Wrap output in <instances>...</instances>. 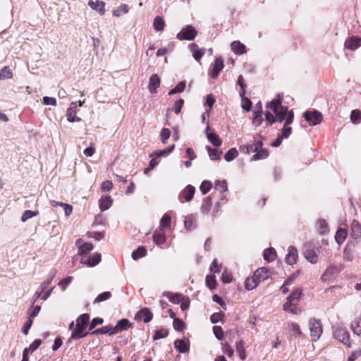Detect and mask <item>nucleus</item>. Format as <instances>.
<instances>
[{"label": "nucleus", "instance_id": "f257e3e1", "mask_svg": "<svg viewBox=\"0 0 361 361\" xmlns=\"http://www.w3.org/2000/svg\"><path fill=\"white\" fill-rule=\"evenodd\" d=\"M282 98L278 95V98L274 99L267 104V108L270 109L276 115V121L282 122L286 121L290 111L288 107L281 105Z\"/></svg>", "mask_w": 361, "mask_h": 361}, {"label": "nucleus", "instance_id": "f03ea898", "mask_svg": "<svg viewBox=\"0 0 361 361\" xmlns=\"http://www.w3.org/2000/svg\"><path fill=\"white\" fill-rule=\"evenodd\" d=\"M333 336L348 348H351L350 334L346 327L341 325L333 326Z\"/></svg>", "mask_w": 361, "mask_h": 361}, {"label": "nucleus", "instance_id": "7ed1b4c3", "mask_svg": "<svg viewBox=\"0 0 361 361\" xmlns=\"http://www.w3.org/2000/svg\"><path fill=\"white\" fill-rule=\"evenodd\" d=\"M309 328L312 339L314 341H317L322 334V326L320 320L311 319L309 321Z\"/></svg>", "mask_w": 361, "mask_h": 361}, {"label": "nucleus", "instance_id": "20e7f679", "mask_svg": "<svg viewBox=\"0 0 361 361\" xmlns=\"http://www.w3.org/2000/svg\"><path fill=\"white\" fill-rule=\"evenodd\" d=\"M303 117L311 126H316L320 123L323 119L322 114L317 110L305 111L303 114Z\"/></svg>", "mask_w": 361, "mask_h": 361}, {"label": "nucleus", "instance_id": "39448f33", "mask_svg": "<svg viewBox=\"0 0 361 361\" xmlns=\"http://www.w3.org/2000/svg\"><path fill=\"white\" fill-rule=\"evenodd\" d=\"M196 35V30L192 25H187L177 34L176 37L179 40H192Z\"/></svg>", "mask_w": 361, "mask_h": 361}, {"label": "nucleus", "instance_id": "423d86ee", "mask_svg": "<svg viewBox=\"0 0 361 361\" xmlns=\"http://www.w3.org/2000/svg\"><path fill=\"white\" fill-rule=\"evenodd\" d=\"M302 295V290L300 289H295L292 293L287 298L286 302L283 306V310H288V308L292 306H295L300 301V296Z\"/></svg>", "mask_w": 361, "mask_h": 361}, {"label": "nucleus", "instance_id": "0eeeda50", "mask_svg": "<svg viewBox=\"0 0 361 361\" xmlns=\"http://www.w3.org/2000/svg\"><path fill=\"white\" fill-rule=\"evenodd\" d=\"M294 118V114L293 110H290L286 117V119L284 122L283 128L281 130V133L279 134L283 138H288L289 135L291 134L292 128L290 127V125L293 123Z\"/></svg>", "mask_w": 361, "mask_h": 361}, {"label": "nucleus", "instance_id": "6e6552de", "mask_svg": "<svg viewBox=\"0 0 361 361\" xmlns=\"http://www.w3.org/2000/svg\"><path fill=\"white\" fill-rule=\"evenodd\" d=\"M195 192V187L191 185H188L183 190L180 192L178 195L180 202H190L192 199Z\"/></svg>", "mask_w": 361, "mask_h": 361}, {"label": "nucleus", "instance_id": "1a4fd4ad", "mask_svg": "<svg viewBox=\"0 0 361 361\" xmlns=\"http://www.w3.org/2000/svg\"><path fill=\"white\" fill-rule=\"evenodd\" d=\"M263 145L262 140H255L252 144L245 145L240 147V151L243 153L249 154L255 152L262 148Z\"/></svg>", "mask_w": 361, "mask_h": 361}, {"label": "nucleus", "instance_id": "9d476101", "mask_svg": "<svg viewBox=\"0 0 361 361\" xmlns=\"http://www.w3.org/2000/svg\"><path fill=\"white\" fill-rule=\"evenodd\" d=\"M153 314L149 308L145 307L141 309L135 314V319L137 321L143 320L145 323H147L152 320Z\"/></svg>", "mask_w": 361, "mask_h": 361}, {"label": "nucleus", "instance_id": "9b49d317", "mask_svg": "<svg viewBox=\"0 0 361 361\" xmlns=\"http://www.w3.org/2000/svg\"><path fill=\"white\" fill-rule=\"evenodd\" d=\"M340 271V268L336 265H331L326 268L324 273L321 276L322 281L330 280L334 275Z\"/></svg>", "mask_w": 361, "mask_h": 361}, {"label": "nucleus", "instance_id": "f8f14e48", "mask_svg": "<svg viewBox=\"0 0 361 361\" xmlns=\"http://www.w3.org/2000/svg\"><path fill=\"white\" fill-rule=\"evenodd\" d=\"M175 348L180 353H186L190 350V342L187 339H178L174 342Z\"/></svg>", "mask_w": 361, "mask_h": 361}, {"label": "nucleus", "instance_id": "ddd939ff", "mask_svg": "<svg viewBox=\"0 0 361 361\" xmlns=\"http://www.w3.org/2000/svg\"><path fill=\"white\" fill-rule=\"evenodd\" d=\"M77 103L72 102L70 105V107L67 110L66 116L67 120L69 122H78L80 121V118L76 116V109H77Z\"/></svg>", "mask_w": 361, "mask_h": 361}, {"label": "nucleus", "instance_id": "4468645a", "mask_svg": "<svg viewBox=\"0 0 361 361\" xmlns=\"http://www.w3.org/2000/svg\"><path fill=\"white\" fill-rule=\"evenodd\" d=\"M210 127L207 126L206 128V135L208 140L215 147L221 146L222 144V140L216 133L210 132Z\"/></svg>", "mask_w": 361, "mask_h": 361}, {"label": "nucleus", "instance_id": "2eb2a0df", "mask_svg": "<svg viewBox=\"0 0 361 361\" xmlns=\"http://www.w3.org/2000/svg\"><path fill=\"white\" fill-rule=\"evenodd\" d=\"M298 259V250L293 246H290L288 254L286 256V262L288 264L292 265L296 263Z\"/></svg>", "mask_w": 361, "mask_h": 361}, {"label": "nucleus", "instance_id": "dca6fc26", "mask_svg": "<svg viewBox=\"0 0 361 361\" xmlns=\"http://www.w3.org/2000/svg\"><path fill=\"white\" fill-rule=\"evenodd\" d=\"M257 282L259 283L269 277L268 270L265 267H262L256 270L252 276Z\"/></svg>", "mask_w": 361, "mask_h": 361}, {"label": "nucleus", "instance_id": "f3484780", "mask_svg": "<svg viewBox=\"0 0 361 361\" xmlns=\"http://www.w3.org/2000/svg\"><path fill=\"white\" fill-rule=\"evenodd\" d=\"M361 46V38L352 37L348 38L345 42V48L354 50Z\"/></svg>", "mask_w": 361, "mask_h": 361}, {"label": "nucleus", "instance_id": "a211bd4d", "mask_svg": "<svg viewBox=\"0 0 361 361\" xmlns=\"http://www.w3.org/2000/svg\"><path fill=\"white\" fill-rule=\"evenodd\" d=\"M160 85V78L157 74H153L150 78L149 82V91L151 93L157 92V88Z\"/></svg>", "mask_w": 361, "mask_h": 361}, {"label": "nucleus", "instance_id": "6ab92c4d", "mask_svg": "<svg viewBox=\"0 0 361 361\" xmlns=\"http://www.w3.org/2000/svg\"><path fill=\"white\" fill-rule=\"evenodd\" d=\"M88 5L92 9L98 11L100 15H104L105 13L104 2L101 1H93L92 0H90Z\"/></svg>", "mask_w": 361, "mask_h": 361}, {"label": "nucleus", "instance_id": "aec40b11", "mask_svg": "<svg viewBox=\"0 0 361 361\" xmlns=\"http://www.w3.org/2000/svg\"><path fill=\"white\" fill-rule=\"evenodd\" d=\"M154 242L158 245L161 246L166 241V235L162 229H157L153 234Z\"/></svg>", "mask_w": 361, "mask_h": 361}, {"label": "nucleus", "instance_id": "412c9836", "mask_svg": "<svg viewBox=\"0 0 361 361\" xmlns=\"http://www.w3.org/2000/svg\"><path fill=\"white\" fill-rule=\"evenodd\" d=\"M91 335H98V334H109L113 335L115 334V331L114 326L112 325H107L102 326L101 328L97 329L92 332L90 333Z\"/></svg>", "mask_w": 361, "mask_h": 361}, {"label": "nucleus", "instance_id": "4be33fe9", "mask_svg": "<svg viewBox=\"0 0 361 361\" xmlns=\"http://www.w3.org/2000/svg\"><path fill=\"white\" fill-rule=\"evenodd\" d=\"M101 261V255L99 253H94L92 256L89 257L87 260L82 258L80 260L82 264H87L90 267H94L99 263Z\"/></svg>", "mask_w": 361, "mask_h": 361}, {"label": "nucleus", "instance_id": "5701e85b", "mask_svg": "<svg viewBox=\"0 0 361 361\" xmlns=\"http://www.w3.org/2000/svg\"><path fill=\"white\" fill-rule=\"evenodd\" d=\"M224 67V65L223 60L221 58L216 59L212 71V77L214 78H216Z\"/></svg>", "mask_w": 361, "mask_h": 361}, {"label": "nucleus", "instance_id": "b1692460", "mask_svg": "<svg viewBox=\"0 0 361 361\" xmlns=\"http://www.w3.org/2000/svg\"><path fill=\"white\" fill-rule=\"evenodd\" d=\"M351 235L355 239L361 236V225L357 220H353L351 223Z\"/></svg>", "mask_w": 361, "mask_h": 361}, {"label": "nucleus", "instance_id": "393cba45", "mask_svg": "<svg viewBox=\"0 0 361 361\" xmlns=\"http://www.w3.org/2000/svg\"><path fill=\"white\" fill-rule=\"evenodd\" d=\"M231 47L232 51L238 55L245 54L246 52L245 46L239 41H234L231 43Z\"/></svg>", "mask_w": 361, "mask_h": 361}, {"label": "nucleus", "instance_id": "a878e982", "mask_svg": "<svg viewBox=\"0 0 361 361\" xmlns=\"http://www.w3.org/2000/svg\"><path fill=\"white\" fill-rule=\"evenodd\" d=\"M130 322L126 319H121L118 322L116 326H114L115 334L118 333L119 331L127 330L130 327Z\"/></svg>", "mask_w": 361, "mask_h": 361}, {"label": "nucleus", "instance_id": "bb28decb", "mask_svg": "<svg viewBox=\"0 0 361 361\" xmlns=\"http://www.w3.org/2000/svg\"><path fill=\"white\" fill-rule=\"evenodd\" d=\"M85 329V328L80 326H76L75 329L71 334V336L69 338L68 342L71 343V339L80 338L86 336L88 333L82 334Z\"/></svg>", "mask_w": 361, "mask_h": 361}, {"label": "nucleus", "instance_id": "cd10ccee", "mask_svg": "<svg viewBox=\"0 0 361 361\" xmlns=\"http://www.w3.org/2000/svg\"><path fill=\"white\" fill-rule=\"evenodd\" d=\"M112 200L110 196L102 197L99 200V209L104 212L111 207Z\"/></svg>", "mask_w": 361, "mask_h": 361}, {"label": "nucleus", "instance_id": "c85d7f7f", "mask_svg": "<svg viewBox=\"0 0 361 361\" xmlns=\"http://www.w3.org/2000/svg\"><path fill=\"white\" fill-rule=\"evenodd\" d=\"M305 257L312 264H315L317 262L318 257L316 252L312 249H307L305 251Z\"/></svg>", "mask_w": 361, "mask_h": 361}, {"label": "nucleus", "instance_id": "c756f323", "mask_svg": "<svg viewBox=\"0 0 361 361\" xmlns=\"http://www.w3.org/2000/svg\"><path fill=\"white\" fill-rule=\"evenodd\" d=\"M254 114H255V116L252 119V124L255 125V126H259L262 124V123L263 121V118L262 116V104H259V110L255 111Z\"/></svg>", "mask_w": 361, "mask_h": 361}, {"label": "nucleus", "instance_id": "7c9ffc66", "mask_svg": "<svg viewBox=\"0 0 361 361\" xmlns=\"http://www.w3.org/2000/svg\"><path fill=\"white\" fill-rule=\"evenodd\" d=\"M276 256V250L273 247L266 249L264 252V259L269 262H273Z\"/></svg>", "mask_w": 361, "mask_h": 361}, {"label": "nucleus", "instance_id": "2f4dec72", "mask_svg": "<svg viewBox=\"0 0 361 361\" xmlns=\"http://www.w3.org/2000/svg\"><path fill=\"white\" fill-rule=\"evenodd\" d=\"M346 236H347L346 229L340 228L336 231V233L335 235L336 241L338 244H341L344 242L345 239L346 238Z\"/></svg>", "mask_w": 361, "mask_h": 361}, {"label": "nucleus", "instance_id": "473e14b6", "mask_svg": "<svg viewBox=\"0 0 361 361\" xmlns=\"http://www.w3.org/2000/svg\"><path fill=\"white\" fill-rule=\"evenodd\" d=\"M195 216L192 214L185 216L184 225L188 231H190L195 228Z\"/></svg>", "mask_w": 361, "mask_h": 361}, {"label": "nucleus", "instance_id": "72a5a7b5", "mask_svg": "<svg viewBox=\"0 0 361 361\" xmlns=\"http://www.w3.org/2000/svg\"><path fill=\"white\" fill-rule=\"evenodd\" d=\"M350 329L354 334L361 336V320L355 319L353 322L350 325Z\"/></svg>", "mask_w": 361, "mask_h": 361}, {"label": "nucleus", "instance_id": "f704fd0d", "mask_svg": "<svg viewBox=\"0 0 361 361\" xmlns=\"http://www.w3.org/2000/svg\"><path fill=\"white\" fill-rule=\"evenodd\" d=\"M93 249V245L92 243H85L81 245H79L78 253L81 255H85L88 254Z\"/></svg>", "mask_w": 361, "mask_h": 361}, {"label": "nucleus", "instance_id": "c9c22d12", "mask_svg": "<svg viewBox=\"0 0 361 361\" xmlns=\"http://www.w3.org/2000/svg\"><path fill=\"white\" fill-rule=\"evenodd\" d=\"M90 319V316L88 314H81L76 320V326H80L83 328L86 327Z\"/></svg>", "mask_w": 361, "mask_h": 361}, {"label": "nucleus", "instance_id": "e433bc0d", "mask_svg": "<svg viewBox=\"0 0 361 361\" xmlns=\"http://www.w3.org/2000/svg\"><path fill=\"white\" fill-rule=\"evenodd\" d=\"M171 216L168 214H164L160 221L159 228L164 230V228H166L170 227L171 225Z\"/></svg>", "mask_w": 361, "mask_h": 361}, {"label": "nucleus", "instance_id": "4c0bfd02", "mask_svg": "<svg viewBox=\"0 0 361 361\" xmlns=\"http://www.w3.org/2000/svg\"><path fill=\"white\" fill-rule=\"evenodd\" d=\"M164 21L163 18L160 16L155 17L153 23V26L154 29L157 31H162L164 28Z\"/></svg>", "mask_w": 361, "mask_h": 361}, {"label": "nucleus", "instance_id": "58836bf2", "mask_svg": "<svg viewBox=\"0 0 361 361\" xmlns=\"http://www.w3.org/2000/svg\"><path fill=\"white\" fill-rule=\"evenodd\" d=\"M13 78V73L8 66L4 67L0 71V80L11 79Z\"/></svg>", "mask_w": 361, "mask_h": 361}, {"label": "nucleus", "instance_id": "ea45409f", "mask_svg": "<svg viewBox=\"0 0 361 361\" xmlns=\"http://www.w3.org/2000/svg\"><path fill=\"white\" fill-rule=\"evenodd\" d=\"M146 249L143 246L139 247L137 250H135L132 253V258L135 260H137L139 258H141L146 255Z\"/></svg>", "mask_w": 361, "mask_h": 361}, {"label": "nucleus", "instance_id": "a19ab883", "mask_svg": "<svg viewBox=\"0 0 361 361\" xmlns=\"http://www.w3.org/2000/svg\"><path fill=\"white\" fill-rule=\"evenodd\" d=\"M245 343L240 340L236 343V350L239 353L241 360H244L246 358L245 353L244 350Z\"/></svg>", "mask_w": 361, "mask_h": 361}, {"label": "nucleus", "instance_id": "79ce46f5", "mask_svg": "<svg viewBox=\"0 0 361 361\" xmlns=\"http://www.w3.org/2000/svg\"><path fill=\"white\" fill-rule=\"evenodd\" d=\"M268 156L269 152L266 149H261L260 150H258L255 155H253L252 160L257 161L263 159L267 158Z\"/></svg>", "mask_w": 361, "mask_h": 361}, {"label": "nucleus", "instance_id": "37998d69", "mask_svg": "<svg viewBox=\"0 0 361 361\" xmlns=\"http://www.w3.org/2000/svg\"><path fill=\"white\" fill-rule=\"evenodd\" d=\"M238 155V152L235 148L230 149L224 155L226 161H231Z\"/></svg>", "mask_w": 361, "mask_h": 361}, {"label": "nucleus", "instance_id": "c03bdc74", "mask_svg": "<svg viewBox=\"0 0 361 361\" xmlns=\"http://www.w3.org/2000/svg\"><path fill=\"white\" fill-rule=\"evenodd\" d=\"M207 149L208 151L209 156L211 159H212V160L220 159V156H221V152H219L216 149H212L210 147H207Z\"/></svg>", "mask_w": 361, "mask_h": 361}, {"label": "nucleus", "instance_id": "a18cd8bd", "mask_svg": "<svg viewBox=\"0 0 361 361\" xmlns=\"http://www.w3.org/2000/svg\"><path fill=\"white\" fill-rule=\"evenodd\" d=\"M290 327V330L293 332L291 336L298 337L302 334L300 326L294 322L288 324Z\"/></svg>", "mask_w": 361, "mask_h": 361}, {"label": "nucleus", "instance_id": "49530a36", "mask_svg": "<svg viewBox=\"0 0 361 361\" xmlns=\"http://www.w3.org/2000/svg\"><path fill=\"white\" fill-rule=\"evenodd\" d=\"M185 88V82L182 81L180 82L174 88L171 90L169 92V95L175 94L176 93H180L184 91Z\"/></svg>", "mask_w": 361, "mask_h": 361}, {"label": "nucleus", "instance_id": "de8ad7c7", "mask_svg": "<svg viewBox=\"0 0 361 361\" xmlns=\"http://www.w3.org/2000/svg\"><path fill=\"white\" fill-rule=\"evenodd\" d=\"M257 285L258 283L253 276L247 278L245 282V287L247 290H253Z\"/></svg>", "mask_w": 361, "mask_h": 361}, {"label": "nucleus", "instance_id": "09e8293b", "mask_svg": "<svg viewBox=\"0 0 361 361\" xmlns=\"http://www.w3.org/2000/svg\"><path fill=\"white\" fill-rule=\"evenodd\" d=\"M166 295L169 299V300L174 304H178L180 302L181 296H182L181 294H179V293L173 294L171 293H166Z\"/></svg>", "mask_w": 361, "mask_h": 361}, {"label": "nucleus", "instance_id": "8fccbe9b", "mask_svg": "<svg viewBox=\"0 0 361 361\" xmlns=\"http://www.w3.org/2000/svg\"><path fill=\"white\" fill-rule=\"evenodd\" d=\"M111 297V293L109 291L104 292L99 295L95 298L94 302L98 303L103 301H105L106 300H109Z\"/></svg>", "mask_w": 361, "mask_h": 361}, {"label": "nucleus", "instance_id": "3c124183", "mask_svg": "<svg viewBox=\"0 0 361 361\" xmlns=\"http://www.w3.org/2000/svg\"><path fill=\"white\" fill-rule=\"evenodd\" d=\"M350 120L353 123H359L361 121V111L359 110H353L350 114Z\"/></svg>", "mask_w": 361, "mask_h": 361}, {"label": "nucleus", "instance_id": "603ef678", "mask_svg": "<svg viewBox=\"0 0 361 361\" xmlns=\"http://www.w3.org/2000/svg\"><path fill=\"white\" fill-rule=\"evenodd\" d=\"M38 213V211L25 210L21 216V221L25 222L27 219L37 216Z\"/></svg>", "mask_w": 361, "mask_h": 361}, {"label": "nucleus", "instance_id": "864d4df0", "mask_svg": "<svg viewBox=\"0 0 361 361\" xmlns=\"http://www.w3.org/2000/svg\"><path fill=\"white\" fill-rule=\"evenodd\" d=\"M129 11L128 6L126 4H122L117 9L114 11L113 15L119 17L122 13H127Z\"/></svg>", "mask_w": 361, "mask_h": 361}, {"label": "nucleus", "instance_id": "5fc2aeb1", "mask_svg": "<svg viewBox=\"0 0 361 361\" xmlns=\"http://www.w3.org/2000/svg\"><path fill=\"white\" fill-rule=\"evenodd\" d=\"M169 331L167 329H161L159 330H157L155 331V334L153 336L154 340H158L163 338H165L168 336Z\"/></svg>", "mask_w": 361, "mask_h": 361}, {"label": "nucleus", "instance_id": "6e6d98bb", "mask_svg": "<svg viewBox=\"0 0 361 361\" xmlns=\"http://www.w3.org/2000/svg\"><path fill=\"white\" fill-rule=\"evenodd\" d=\"M213 332L215 335L216 338L219 340L222 341L224 338V334L222 330V328L219 326H213Z\"/></svg>", "mask_w": 361, "mask_h": 361}, {"label": "nucleus", "instance_id": "4d7b16f0", "mask_svg": "<svg viewBox=\"0 0 361 361\" xmlns=\"http://www.w3.org/2000/svg\"><path fill=\"white\" fill-rule=\"evenodd\" d=\"M319 231L321 234H325L329 231L328 224L325 219L319 220Z\"/></svg>", "mask_w": 361, "mask_h": 361}, {"label": "nucleus", "instance_id": "13d9d810", "mask_svg": "<svg viewBox=\"0 0 361 361\" xmlns=\"http://www.w3.org/2000/svg\"><path fill=\"white\" fill-rule=\"evenodd\" d=\"M212 206V200L209 197L204 200L201 209L203 213H208Z\"/></svg>", "mask_w": 361, "mask_h": 361}, {"label": "nucleus", "instance_id": "bf43d9fd", "mask_svg": "<svg viewBox=\"0 0 361 361\" xmlns=\"http://www.w3.org/2000/svg\"><path fill=\"white\" fill-rule=\"evenodd\" d=\"M215 189L219 190L220 192H225L227 190V183L225 180H216L215 182Z\"/></svg>", "mask_w": 361, "mask_h": 361}, {"label": "nucleus", "instance_id": "052dcab7", "mask_svg": "<svg viewBox=\"0 0 361 361\" xmlns=\"http://www.w3.org/2000/svg\"><path fill=\"white\" fill-rule=\"evenodd\" d=\"M174 147H175L174 145L169 146L168 147H166V149H164L163 150H159V151L156 152H155V155L157 157H162V156L167 155V154H169V153H171L173 150Z\"/></svg>", "mask_w": 361, "mask_h": 361}, {"label": "nucleus", "instance_id": "680f3d73", "mask_svg": "<svg viewBox=\"0 0 361 361\" xmlns=\"http://www.w3.org/2000/svg\"><path fill=\"white\" fill-rule=\"evenodd\" d=\"M206 284L211 290L214 289L216 288V284L215 276H214V275L207 276L206 277Z\"/></svg>", "mask_w": 361, "mask_h": 361}, {"label": "nucleus", "instance_id": "e2e57ef3", "mask_svg": "<svg viewBox=\"0 0 361 361\" xmlns=\"http://www.w3.org/2000/svg\"><path fill=\"white\" fill-rule=\"evenodd\" d=\"M212 185V184L210 181L204 180L200 185V190H201L202 192L204 195L207 193L210 190Z\"/></svg>", "mask_w": 361, "mask_h": 361}, {"label": "nucleus", "instance_id": "0e129e2a", "mask_svg": "<svg viewBox=\"0 0 361 361\" xmlns=\"http://www.w3.org/2000/svg\"><path fill=\"white\" fill-rule=\"evenodd\" d=\"M224 314L222 312H216L212 314L210 317L211 322L213 324H216L220 321H221Z\"/></svg>", "mask_w": 361, "mask_h": 361}, {"label": "nucleus", "instance_id": "69168bd1", "mask_svg": "<svg viewBox=\"0 0 361 361\" xmlns=\"http://www.w3.org/2000/svg\"><path fill=\"white\" fill-rule=\"evenodd\" d=\"M343 258L345 260L348 262H351L353 259V255L348 245L346 246L343 251Z\"/></svg>", "mask_w": 361, "mask_h": 361}, {"label": "nucleus", "instance_id": "338daca9", "mask_svg": "<svg viewBox=\"0 0 361 361\" xmlns=\"http://www.w3.org/2000/svg\"><path fill=\"white\" fill-rule=\"evenodd\" d=\"M171 135V131L168 128H163L161 132V138L163 143H166V140Z\"/></svg>", "mask_w": 361, "mask_h": 361}, {"label": "nucleus", "instance_id": "774afa93", "mask_svg": "<svg viewBox=\"0 0 361 361\" xmlns=\"http://www.w3.org/2000/svg\"><path fill=\"white\" fill-rule=\"evenodd\" d=\"M361 357V349H357L352 352L351 355L348 357V361H355Z\"/></svg>", "mask_w": 361, "mask_h": 361}]
</instances>
